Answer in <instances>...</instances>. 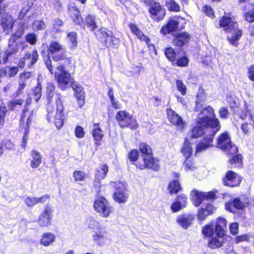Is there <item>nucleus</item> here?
I'll return each instance as SVG.
<instances>
[{
    "label": "nucleus",
    "mask_w": 254,
    "mask_h": 254,
    "mask_svg": "<svg viewBox=\"0 0 254 254\" xmlns=\"http://www.w3.org/2000/svg\"><path fill=\"white\" fill-rule=\"evenodd\" d=\"M48 55L43 57V61L51 74H54L61 86H66L70 83L74 91V96H86L82 86L73 81V78L66 69L71 66L72 57L67 55L63 46L56 41H51L48 48Z\"/></svg>",
    "instance_id": "obj_1"
},
{
    "label": "nucleus",
    "mask_w": 254,
    "mask_h": 254,
    "mask_svg": "<svg viewBox=\"0 0 254 254\" xmlns=\"http://www.w3.org/2000/svg\"><path fill=\"white\" fill-rule=\"evenodd\" d=\"M129 162L140 170L150 169L158 172L160 169V159L154 156L152 149L146 142L139 144V150L131 149L127 153Z\"/></svg>",
    "instance_id": "obj_2"
},
{
    "label": "nucleus",
    "mask_w": 254,
    "mask_h": 254,
    "mask_svg": "<svg viewBox=\"0 0 254 254\" xmlns=\"http://www.w3.org/2000/svg\"><path fill=\"white\" fill-rule=\"evenodd\" d=\"M221 126L219 119L216 118L214 110L210 106L203 108L198 114L195 125L190 132L191 139H197L204 136L205 129L210 128L212 130H220Z\"/></svg>",
    "instance_id": "obj_3"
},
{
    "label": "nucleus",
    "mask_w": 254,
    "mask_h": 254,
    "mask_svg": "<svg viewBox=\"0 0 254 254\" xmlns=\"http://www.w3.org/2000/svg\"><path fill=\"white\" fill-rule=\"evenodd\" d=\"M218 28H222L225 33H230L236 30L230 37H228L229 43L235 46L239 45L238 41L243 35V31L238 28V24L235 16L231 12H224V15L219 18Z\"/></svg>",
    "instance_id": "obj_4"
},
{
    "label": "nucleus",
    "mask_w": 254,
    "mask_h": 254,
    "mask_svg": "<svg viewBox=\"0 0 254 254\" xmlns=\"http://www.w3.org/2000/svg\"><path fill=\"white\" fill-rule=\"evenodd\" d=\"M63 96L58 94L55 98V104H46V119L50 123H53L58 129H61L64 125V111L65 107L64 104Z\"/></svg>",
    "instance_id": "obj_5"
},
{
    "label": "nucleus",
    "mask_w": 254,
    "mask_h": 254,
    "mask_svg": "<svg viewBox=\"0 0 254 254\" xmlns=\"http://www.w3.org/2000/svg\"><path fill=\"white\" fill-rule=\"evenodd\" d=\"M141 1L148 7L149 16L154 21L158 22L164 18L166 10L160 2L156 0H141Z\"/></svg>",
    "instance_id": "obj_6"
},
{
    "label": "nucleus",
    "mask_w": 254,
    "mask_h": 254,
    "mask_svg": "<svg viewBox=\"0 0 254 254\" xmlns=\"http://www.w3.org/2000/svg\"><path fill=\"white\" fill-rule=\"evenodd\" d=\"M115 118L118 125L122 128H128L134 130L137 129L139 127L137 121L132 115L126 110L117 112Z\"/></svg>",
    "instance_id": "obj_7"
},
{
    "label": "nucleus",
    "mask_w": 254,
    "mask_h": 254,
    "mask_svg": "<svg viewBox=\"0 0 254 254\" xmlns=\"http://www.w3.org/2000/svg\"><path fill=\"white\" fill-rule=\"evenodd\" d=\"M215 234L214 238H212L210 242L214 244L221 245L223 246L225 241L224 237L226 236L227 232V221L222 217H218L215 220L214 225Z\"/></svg>",
    "instance_id": "obj_8"
},
{
    "label": "nucleus",
    "mask_w": 254,
    "mask_h": 254,
    "mask_svg": "<svg viewBox=\"0 0 254 254\" xmlns=\"http://www.w3.org/2000/svg\"><path fill=\"white\" fill-rule=\"evenodd\" d=\"M95 35L98 41L106 48H115L117 47L118 44L115 42L117 39L112 34L108 33L106 28H100Z\"/></svg>",
    "instance_id": "obj_9"
},
{
    "label": "nucleus",
    "mask_w": 254,
    "mask_h": 254,
    "mask_svg": "<svg viewBox=\"0 0 254 254\" xmlns=\"http://www.w3.org/2000/svg\"><path fill=\"white\" fill-rule=\"evenodd\" d=\"M93 206L95 210L103 217H108L112 212V206L108 201L102 196L95 200Z\"/></svg>",
    "instance_id": "obj_10"
},
{
    "label": "nucleus",
    "mask_w": 254,
    "mask_h": 254,
    "mask_svg": "<svg viewBox=\"0 0 254 254\" xmlns=\"http://www.w3.org/2000/svg\"><path fill=\"white\" fill-rule=\"evenodd\" d=\"M218 131L212 130L210 133L204 135L196 143L195 149V154L206 151L214 146L213 141L215 134Z\"/></svg>",
    "instance_id": "obj_11"
},
{
    "label": "nucleus",
    "mask_w": 254,
    "mask_h": 254,
    "mask_svg": "<svg viewBox=\"0 0 254 254\" xmlns=\"http://www.w3.org/2000/svg\"><path fill=\"white\" fill-rule=\"evenodd\" d=\"M115 191L113 194V198L116 202L125 203L128 198L129 194L127 189V185L122 182H116Z\"/></svg>",
    "instance_id": "obj_12"
},
{
    "label": "nucleus",
    "mask_w": 254,
    "mask_h": 254,
    "mask_svg": "<svg viewBox=\"0 0 254 254\" xmlns=\"http://www.w3.org/2000/svg\"><path fill=\"white\" fill-rule=\"evenodd\" d=\"M243 177L232 170H228L222 178V184L224 186L235 188L240 186Z\"/></svg>",
    "instance_id": "obj_13"
},
{
    "label": "nucleus",
    "mask_w": 254,
    "mask_h": 254,
    "mask_svg": "<svg viewBox=\"0 0 254 254\" xmlns=\"http://www.w3.org/2000/svg\"><path fill=\"white\" fill-rule=\"evenodd\" d=\"M238 152V147L233 146L231 150L226 153L229 157L228 162L232 168L241 169L243 167V156Z\"/></svg>",
    "instance_id": "obj_14"
},
{
    "label": "nucleus",
    "mask_w": 254,
    "mask_h": 254,
    "mask_svg": "<svg viewBox=\"0 0 254 254\" xmlns=\"http://www.w3.org/2000/svg\"><path fill=\"white\" fill-rule=\"evenodd\" d=\"M201 232L204 238H208L207 243V247L211 250H216L222 247L221 245L214 244L210 242L212 238H214L215 233L214 224L212 222H209L201 227Z\"/></svg>",
    "instance_id": "obj_15"
},
{
    "label": "nucleus",
    "mask_w": 254,
    "mask_h": 254,
    "mask_svg": "<svg viewBox=\"0 0 254 254\" xmlns=\"http://www.w3.org/2000/svg\"><path fill=\"white\" fill-rule=\"evenodd\" d=\"M53 208L48 204L44 206L43 211L40 214L37 220L41 227H46L51 225Z\"/></svg>",
    "instance_id": "obj_16"
},
{
    "label": "nucleus",
    "mask_w": 254,
    "mask_h": 254,
    "mask_svg": "<svg viewBox=\"0 0 254 254\" xmlns=\"http://www.w3.org/2000/svg\"><path fill=\"white\" fill-rule=\"evenodd\" d=\"M216 146L225 153L231 150L233 146H237L233 144L227 132L221 133L217 139Z\"/></svg>",
    "instance_id": "obj_17"
},
{
    "label": "nucleus",
    "mask_w": 254,
    "mask_h": 254,
    "mask_svg": "<svg viewBox=\"0 0 254 254\" xmlns=\"http://www.w3.org/2000/svg\"><path fill=\"white\" fill-rule=\"evenodd\" d=\"M167 118L170 124L181 129L185 128L186 123L182 118L171 108L169 107L166 110Z\"/></svg>",
    "instance_id": "obj_18"
},
{
    "label": "nucleus",
    "mask_w": 254,
    "mask_h": 254,
    "mask_svg": "<svg viewBox=\"0 0 254 254\" xmlns=\"http://www.w3.org/2000/svg\"><path fill=\"white\" fill-rule=\"evenodd\" d=\"M66 11L72 23L76 26H79L83 18L80 9L73 4H68Z\"/></svg>",
    "instance_id": "obj_19"
},
{
    "label": "nucleus",
    "mask_w": 254,
    "mask_h": 254,
    "mask_svg": "<svg viewBox=\"0 0 254 254\" xmlns=\"http://www.w3.org/2000/svg\"><path fill=\"white\" fill-rule=\"evenodd\" d=\"M92 235L93 242L98 246H102L105 244L108 240V232L105 228L98 227L94 231Z\"/></svg>",
    "instance_id": "obj_20"
},
{
    "label": "nucleus",
    "mask_w": 254,
    "mask_h": 254,
    "mask_svg": "<svg viewBox=\"0 0 254 254\" xmlns=\"http://www.w3.org/2000/svg\"><path fill=\"white\" fill-rule=\"evenodd\" d=\"M31 103L32 98L31 97L27 98L20 114L19 121L25 122V119L27 117L26 122L28 123H31L34 115V110L30 109V105Z\"/></svg>",
    "instance_id": "obj_21"
},
{
    "label": "nucleus",
    "mask_w": 254,
    "mask_h": 254,
    "mask_svg": "<svg viewBox=\"0 0 254 254\" xmlns=\"http://www.w3.org/2000/svg\"><path fill=\"white\" fill-rule=\"evenodd\" d=\"M173 177L175 178L171 180L168 184L167 190L170 194H176L183 190L181 184L179 180L180 174L178 172H172Z\"/></svg>",
    "instance_id": "obj_22"
},
{
    "label": "nucleus",
    "mask_w": 254,
    "mask_h": 254,
    "mask_svg": "<svg viewBox=\"0 0 254 254\" xmlns=\"http://www.w3.org/2000/svg\"><path fill=\"white\" fill-rule=\"evenodd\" d=\"M245 203L239 197H236L225 204V207L228 211L234 213L237 210H242L245 209Z\"/></svg>",
    "instance_id": "obj_23"
},
{
    "label": "nucleus",
    "mask_w": 254,
    "mask_h": 254,
    "mask_svg": "<svg viewBox=\"0 0 254 254\" xmlns=\"http://www.w3.org/2000/svg\"><path fill=\"white\" fill-rule=\"evenodd\" d=\"M179 22L174 17H170L166 24L163 25L160 30L161 34L166 35L176 32L179 28Z\"/></svg>",
    "instance_id": "obj_24"
},
{
    "label": "nucleus",
    "mask_w": 254,
    "mask_h": 254,
    "mask_svg": "<svg viewBox=\"0 0 254 254\" xmlns=\"http://www.w3.org/2000/svg\"><path fill=\"white\" fill-rule=\"evenodd\" d=\"M91 134L93 138L94 143L95 147L100 146L102 144L104 135L103 130L101 129L99 123L93 124Z\"/></svg>",
    "instance_id": "obj_25"
},
{
    "label": "nucleus",
    "mask_w": 254,
    "mask_h": 254,
    "mask_svg": "<svg viewBox=\"0 0 254 254\" xmlns=\"http://www.w3.org/2000/svg\"><path fill=\"white\" fill-rule=\"evenodd\" d=\"M79 26L83 29H85L86 27L91 31L94 32L98 28L96 16L91 14H87L84 19L83 18Z\"/></svg>",
    "instance_id": "obj_26"
},
{
    "label": "nucleus",
    "mask_w": 254,
    "mask_h": 254,
    "mask_svg": "<svg viewBox=\"0 0 254 254\" xmlns=\"http://www.w3.org/2000/svg\"><path fill=\"white\" fill-rule=\"evenodd\" d=\"M241 10L243 11V17L249 23L254 22V3L248 2L242 6Z\"/></svg>",
    "instance_id": "obj_27"
},
{
    "label": "nucleus",
    "mask_w": 254,
    "mask_h": 254,
    "mask_svg": "<svg viewBox=\"0 0 254 254\" xmlns=\"http://www.w3.org/2000/svg\"><path fill=\"white\" fill-rule=\"evenodd\" d=\"M194 216L192 214H182L177 216L176 222L184 229H188L192 223Z\"/></svg>",
    "instance_id": "obj_28"
},
{
    "label": "nucleus",
    "mask_w": 254,
    "mask_h": 254,
    "mask_svg": "<svg viewBox=\"0 0 254 254\" xmlns=\"http://www.w3.org/2000/svg\"><path fill=\"white\" fill-rule=\"evenodd\" d=\"M128 26L131 32L135 35L140 41H144L149 47L150 42V38L142 32V31L138 27V26L132 23L128 24Z\"/></svg>",
    "instance_id": "obj_29"
},
{
    "label": "nucleus",
    "mask_w": 254,
    "mask_h": 254,
    "mask_svg": "<svg viewBox=\"0 0 254 254\" xmlns=\"http://www.w3.org/2000/svg\"><path fill=\"white\" fill-rule=\"evenodd\" d=\"M190 38V35L187 32L179 33L174 37L173 43L174 45L181 48L189 42Z\"/></svg>",
    "instance_id": "obj_30"
},
{
    "label": "nucleus",
    "mask_w": 254,
    "mask_h": 254,
    "mask_svg": "<svg viewBox=\"0 0 254 254\" xmlns=\"http://www.w3.org/2000/svg\"><path fill=\"white\" fill-rule=\"evenodd\" d=\"M58 94H61L59 92L56 91V86L53 82H49L47 84L46 90V98L47 102V104H52L53 98H56Z\"/></svg>",
    "instance_id": "obj_31"
},
{
    "label": "nucleus",
    "mask_w": 254,
    "mask_h": 254,
    "mask_svg": "<svg viewBox=\"0 0 254 254\" xmlns=\"http://www.w3.org/2000/svg\"><path fill=\"white\" fill-rule=\"evenodd\" d=\"M0 16V24L3 30L12 29L14 23V21L13 20L12 16L7 12L5 13L4 15Z\"/></svg>",
    "instance_id": "obj_32"
},
{
    "label": "nucleus",
    "mask_w": 254,
    "mask_h": 254,
    "mask_svg": "<svg viewBox=\"0 0 254 254\" xmlns=\"http://www.w3.org/2000/svg\"><path fill=\"white\" fill-rule=\"evenodd\" d=\"M109 171L108 166L106 164H102L99 169H97L95 174V182L100 183V181L104 179L107 175Z\"/></svg>",
    "instance_id": "obj_33"
},
{
    "label": "nucleus",
    "mask_w": 254,
    "mask_h": 254,
    "mask_svg": "<svg viewBox=\"0 0 254 254\" xmlns=\"http://www.w3.org/2000/svg\"><path fill=\"white\" fill-rule=\"evenodd\" d=\"M32 160L30 166L33 169L38 168L42 163V157L40 153L36 150L33 149L31 151Z\"/></svg>",
    "instance_id": "obj_34"
},
{
    "label": "nucleus",
    "mask_w": 254,
    "mask_h": 254,
    "mask_svg": "<svg viewBox=\"0 0 254 254\" xmlns=\"http://www.w3.org/2000/svg\"><path fill=\"white\" fill-rule=\"evenodd\" d=\"M56 240V236L51 232H45L41 236L40 243L44 247H48L52 244Z\"/></svg>",
    "instance_id": "obj_35"
},
{
    "label": "nucleus",
    "mask_w": 254,
    "mask_h": 254,
    "mask_svg": "<svg viewBox=\"0 0 254 254\" xmlns=\"http://www.w3.org/2000/svg\"><path fill=\"white\" fill-rule=\"evenodd\" d=\"M7 113V108L3 102L1 93L0 92V128L4 125Z\"/></svg>",
    "instance_id": "obj_36"
},
{
    "label": "nucleus",
    "mask_w": 254,
    "mask_h": 254,
    "mask_svg": "<svg viewBox=\"0 0 254 254\" xmlns=\"http://www.w3.org/2000/svg\"><path fill=\"white\" fill-rule=\"evenodd\" d=\"M196 97L197 100L195 102L194 111L195 112L198 111L199 109L202 107L203 104L201 103L204 102L206 98L205 90L202 86L199 87Z\"/></svg>",
    "instance_id": "obj_37"
},
{
    "label": "nucleus",
    "mask_w": 254,
    "mask_h": 254,
    "mask_svg": "<svg viewBox=\"0 0 254 254\" xmlns=\"http://www.w3.org/2000/svg\"><path fill=\"white\" fill-rule=\"evenodd\" d=\"M180 151L185 158H190L191 157L193 153V150L191 146V143L190 142L188 139H185Z\"/></svg>",
    "instance_id": "obj_38"
},
{
    "label": "nucleus",
    "mask_w": 254,
    "mask_h": 254,
    "mask_svg": "<svg viewBox=\"0 0 254 254\" xmlns=\"http://www.w3.org/2000/svg\"><path fill=\"white\" fill-rule=\"evenodd\" d=\"M18 50L17 46H11V44L9 43L8 48L4 51L3 55L2 56V64H6L8 62L9 57L16 54Z\"/></svg>",
    "instance_id": "obj_39"
},
{
    "label": "nucleus",
    "mask_w": 254,
    "mask_h": 254,
    "mask_svg": "<svg viewBox=\"0 0 254 254\" xmlns=\"http://www.w3.org/2000/svg\"><path fill=\"white\" fill-rule=\"evenodd\" d=\"M30 124L31 123H28L27 122L25 123V122L19 121V128L21 130H24V134L22 141V146L24 148L25 147L28 139V134Z\"/></svg>",
    "instance_id": "obj_40"
},
{
    "label": "nucleus",
    "mask_w": 254,
    "mask_h": 254,
    "mask_svg": "<svg viewBox=\"0 0 254 254\" xmlns=\"http://www.w3.org/2000/svg\"><path fill=\"white\" fill-rule=\"evenodd\" d=\"M24 57L26 60L27 59L29 61L28 66L29 67H31L37 62L39 56L38 51L36 49H34L31 51V53H26Z\"/></svg>",
    "instance_id": "obj_41"
},
{
    "label": "nucleus",
    "mask_w": 254,
    "mask_h": 254,
    "mask_svg": "<svg viewBox=\"0 0 254 254\" xmlns=\"http://www.w3.org/2000/svg\"><path fill=\"white\" fill-rule=\"evenodd\" d=\"M24 25V23H21L20 25L21 27L18 28L14 33L11 34L9 40V43L13 44L22 37L25 31Z\"/></svg>",
    "instance_id": "obj_42"
},
{
    "label": "nucleus",
    "mask_w": 254,
    "mask_h": 254,
    "mask_svg": "<svg viewBox=\"0 0 254 254\" xmlns=\"http://www.w3.org/2000/svg\"><path fill=\"white\" fill-rule=\"evenodd\" d=\"M64 25V21L60 18H56L53 20L52 26V31L55 34L61 33L63 31L62 27Z\"/></svg>",
    "instance_id": "obj_43"
},
{
    "label": "nucleus",
    "mask_w": 254,
    "mask_h": 254,
    "mask_svg": "<svg viewBox=\"0 0 254 254\" xmlns=\"http://www.w3.org/2000/svg\"><path fill=\"white\" fill-rule=\"evenodd\" d=\"M75 182H84L88 177V175L82 170H75L72 174Z\"/></svg>",
    "instance_id": "obj_44"
},
{
    "label": "nucleus",
    "mask_w": 254,
    "mask_h": 254,
    "mask_svg": "<svg viewBox=\"0 0 254 254\" xmlns=\"http://www.w3.org/2000/svg\"><path fill=\"white\" fill-rule=\"evenodd\" d=\"M193 196L192 201L194 205L198 207L200 205L202 201L205 199L204 192H199L196 190H193Z\"/></svg>",
    "instance_id": "obj_45"
},
{
    "label": "nucleus",
    "mask_w": 254,
    "mask_h": 254,
    "mask_svg": "<svg viewBox=\"0 0 254 254\" xmlns=\"http://www.w3.org/2000/svg\"><path fill=\"white\" fill-rule=\"evenodd\" d=\"M108 96L110 100L112 106L114 109L117 110L121 108V105L119 101L115 99L113 89L112 87L108 86Z\"/></svg>",
    "instance_id": "obj_46"
},
{
    "label": "nucleus",
    "mask_w": 254,
    "mask_h": 254,
    "mask_svg": "<svg viewBox=\"0 0 254 254\" xmlns=\"http://www.w3.org/2000/svg\"><path fill=\"white\" fill-rule=\"evenodd\" d=\"M42 84L38 81L37 85L32 89V96L34 100L38 102L42 96Z\"/></svg>",
    "instance_id": "obj_47"
},
{
    "label": "nucleus",
    "mask_w": 254,
    "mask_h": 254,
    "mask_svg": "<svg viewBox=\"0 0 254 254\" xmlns=\"http://www.w3.org/2000/svg\"><path fill=\"white\" fill-rule=\"evenodd\" d=\"M189 63V59L186 56L184 55L181 57H177L175 61L172 64L174 65H176L178 67H186L188 65Z\"/></svg>",
    "instance_id": "obj_48"
},
{
    "label": "nucleus",
    "mask_w": 254,
    "mask_h": 254,
    "mask_svg": "<svg viewBox=\"0 0 254 254\" xmlns=\"http://www.w3.org/2000/svg\"><path fill=\"white\" fill-rule=\"evenodd\" d=\"M24 103V100L22 99H17L15 100H11L7 102V106L10 111H14L16 109V107L20 108L22 107Z\"/></svg>",
    "instance_id": "obj_49"
},
{
    "label": "nucleus",
    "mask_w": 254,
    "mask_h": 254,
    "mask_svg": "<svg viewBox=\"0 0 254 254\" xmlns=\"http://www.w3.org/2000/svg\"><path fill=\"white\" fill-rule=\"evenodd\" d=\"M164 53L166 58L173 64L177 58L176 52L173 48L167 47L165 48Z\"/></svg>",
    "instance_id": "obj_50"
},
{
    "label": "nucleus",
    "mask_w": 254,
    "mask_h": 254,
    "mask_svg": "<svg viewBox=\"0 0 254 254\" xmlns=\"http://www.w3.org/2000/svg\"><path fill=\"white\" fill-rule=\"evenodd\" d=\"M165 5L170 11L179 12L180 11V6L175 0H166Z\"/></svg>",
    "instance_id": "obj_51"
},
{
    "label": "nucleus",
    "mask_w": 254,
    "mask_h": 254,
    "mask_svg": "<svg viewBox=\"0 0 254 254\" xmlns=\"http://www.w3.org/2000/svg\"><path fill=\"white\" fill-rule=\"evenodd\" d=\"M183 164L185 170L187 171H192L195 169V163L191 157L190 158L185 157Z\"/></svg>",
    "instance_id": "obj_52"
},
{
    "label": "nucleus",
    "mask_w": 254,
    "mask_h": 254,
    "mask_svg": "<svg viewBox=\"0 0 254 254\" xmlns=\"http://www.w3.org/2000/svg\"><path fill=\"white\" fill-rule=\"evenodd\" d=\"M67 37L71 43V47L74 48L77 46V34L74 31H71L67 34Z\"/></svg>",
    "instance_id": "obj_53"
},
{
    "label": "nucleus",
    "mask_w": 254,
    "mask_h": 254,
    "mask_svg": "<svg viewBox=\"0 0 254 254\" xmlns=\"http://www.w3.org/2000/svg\"><path fill=\"white\" fill-rule=\"evenodd\" d=\"M25 40L30 45H35L37 41V35L34 32L28 33L25 35Z\"/></svg>",
    "instance_id": "obj_54"
},
{
    "label": "nucleus",
    "mask_w": 254,
    "mask_h": 254,
    "mask_svg": "<svg viewBox=\"0 0 254 254\" xmlns=\"http://www.w3.org/2000/svg\"><path fill=\"white\" fill-rule=\"evenodd\" d=\"M50 5L57 12H61L64 8V5L61 0H50Z\"/></svg>",
    "instance_id": "obj_55"
},
{
    "label": "nucleus",
    "mask_w": 254,
    "mask_h": 254,
    "mask_svg": "<svg viewBox=\"0 0 254 254\" xmlns=\"http://www.w3.org/2000/svg\"><path fill=\"white\" fill-rule=\"evenodd\" d=\"M177 89L181 94L184 96L186 95L187 88L186 85L184 83L182 80L177 79L176 81Z\"/></svg>",
    "instance_id": "obj_56"
},
{
    "label": "nucleus",
    "mask_w": 254,
    "mask_h": 254,
    "mask_svg": "<svg viewBox=\"0 0 254 254\" xmlns=\"http://www.w3.org/2000/svg\"><path fill=\"white\" fill-rule=\"evenodd\" d=\"M184 208L186 207L188 203V197L185 194L178 195L175 199Z\"/></svg>",
    "instance_id": "obj_57"
},
{
    "label": "nucleus",
    "mask_w": 254,
    "mask_h": 254,
    "mask_svg": "<svg viewBox=\"0 0 254 254\" xmlns=\"http://www.w3.org/2000/svg\"><path fill=\"white\" fill-rule=\"evenodd\" d=\"M0 144L3 149L11 150L14 148V145L13 143L9 139H3Z\"/></svg>",
    "instance_id": "obj_58"
},
{
    "label": "nucleus",
    "mask_w": 254,
    "mask_h": 254,
    "mask_svg": "<svg viewBox=\"0 0 254 254\" xmlns=\"http://www.w3.org/2000/svg\"><path fill=\"white\" fill-rule=\"evenodd\" d=\"M196 216L198 220L202 221L204 220L209 215L206 211L205 209H203V208H201L198 210Z\"/></svg>",
    "instance_id": "obj_59"
},
{
    "label": "nucleus",
    "mask_w": 254,
    "mask_h": 254,
    "mask_svg": "<svg viewBox=\"0 0 254 254\" xmlns=\"http://www.w3.org/2000/svg\"><path fill=\"white\" fill-rule=\"evenodd\" d=\"M202 10L204 13L208 17L213 18L215 17V13L213 9L211 6L208 5H204L203 6Z\"/></svg>",
    "instance_id": "obj_60"
},
{
    "label": "nucleus",
    "mask_w": 254,
    "mask_h": 254,
    "mask_svg": "<svg viewBox=\"0 0 254 254\" xmlns=\"http://www.w3.org/2000/svg\"><path fill=\"white\" fill-rule=\"evenodd\" d=\"M32 72L24 71L20 74L19 83H26V80L32 77Z\"/></svg>",
    "instance_id": "obj_61"
},
{
    "label": "nucleus",
    "mask_w": 254,
    "mask_h": 254,
    "mask_svg": "<svg viewBox=\"0 0 254 254\" xmlns=\"http://www.w3.org/2000/svg\"><path fill=\"white\" fill-rule=\"evenodd\" d=\"M28 207L32 208L37 204L36 197L27 196L24 200Z\"/></svg>",
    "instance_id": "obj_62"
},
{
    "label": "nucleus",
    "mask_w": 254,
    "mask_h": 254,
    "mask_svg": "<svg viewBox=\"0 0 254 254\" xmlns=\"http://www.w3.org/2000/svg\"><path fill=\"white\" fill-rule=\"evenodd\" d=\"M75 136L78 138H82L84 137L85 132L84 128L80 126H76L74 130Z\"/></svg>",
    "instance_id": "obj_63"
},
{
    "label": "nucleus",
    "mask_w": 254,
    "mask_h": 254,
    "mask_svg": "<svg viewBox=\"0 0 254 254\" xmlns=\"http://www.w3.org/2000/svg\"><path fill=\"white\" fill-rule=\"evenodd\" d=\"M19 71L17 66H13L9 67L8 71H7V75L8 78H12L16 76Z\"/></svg>",
    "instance_id": "obj_64"
}]
</instances>
